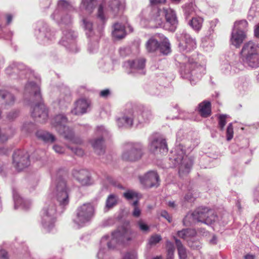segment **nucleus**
<instances>
[{
  "instance_id": "nucleus-1",
  "label": "nucleus",
  "mask_w": 259,
  "mask_h": 259,
  "mask_svg": "<svg viewBox=\"0 0 259 259\" xmlns=\"http://www.w3.org/2000/svg\"><path fill=\"white\" fill-rule=\"evenodd\" d=\"M133 233L129 229L122 227L110 235H105L101 240V248L98 252L99 256L103 253V250L107 248L114 249L117 243H126L132 240Z\"/></svg>"
},
{
  "instance_id": "nucleus-2",
  "label": "nucleus",
  "mask_w": 259,
  "mask_h": 259,
  "mask_svg": "<svg viewBox=\"0 0 259 259\" xmlns=\"http://www.w3.org/2000/svg\"><path fill=\"white\" fill-rule=\"evenodd\" d=\"M151 118L150 111L143 107L135 111L133 109H126L122 116L117 119V124L119 127H129L132 126L134 121L142 123L148 122Z\"/></svg>"
},
{
  "instance_id": "nucleus-3",
  "label": "nucleus",
  "mask_w": 259,
  "mask_h": 259,
  "mask_svg": "<svg viewBox=\"0 0 259 259\" xmlns=\"http://www.w3.org/2000/svg\"><path fill=\"white\" fill-rule=\"evenodd\" d=\"M25 94H32L38 103L35 105L32 111V116L40 122H45L48 119V111L44 104L40 102L41 97L38 84L30 82L25 87Z\"/></svg>"
},
{
  "instance_id": "nucleus-4",
  "label": "nucleus",
  "mask_w": 259,
  "mask_h": 259,
  "mask_svg": "<svg viewBox=\"0 0 259 259\" xmlns=\"http://www.w3.org/2000/svg\"><path fill=\"white\" fill-rule=\"evenodd\" d=\"M243 62L252 68L259 66V44L249 41L243 45L241 52Z\"/></svg>"
},
{
  "instance_id": "nucleus-5",
  "label": "nucleus",
  "mask_w": 259,
  "mask_h": 259,
  "mask_svg": "<svg viewBox=\"0 0 259 259\" xmlns=\"http://www.w3.org/2000/svg\"><path fill=\"white\" fill-rule=\"evenodd\" d=\"M67 118L62 114L56 116L51 121V123L56 130L64 138L73 143L80 144L81 140L78 138L75 137L73 132L69 127L66 126Z\"/></svg>"
},
{
  "instance_id": "nucleus-6",
  "label": "nucleus",
  "mask_w": 259,
  "mask_h": 259,
  "mask_svg": "<svg viewBox=\"0 0 259 259\" xmlns=\"http://www.w3.org/2000/svg\"><path fill=\"white\" fill-rule=\"evenodd\" d=\"M51 189L53 195L60 205L65 206L68 204L69 188L64 179L57 180Z\"/></svg>"
},
{
  "instance_id": "nucleus-7",
  "label": "nucleus",
  "mask_w": 259,
  "mask_h": 259,
  "mask_svg": "<svg viewBox=\"0 0 259 259\" xmlns=\"http://www.w3.org/2000/svg\"><path fill=\"white\" fill-rule=\"evenodd\" d=\"M94 213V206L90 203H84L76 209V216L73 222L78 226L82 227L92 220Z\"/></svg>"
},
{
  "instance_id": "nucleus-8",
  "label": "nucleus",
  "mask_w": 259,
  "mask_h": 259,
  "mask_svg": "<svg viewBox=\"0 0 259 259\" xmlns=\"http://www.w3.org/2000/svg\"><path fill=\"white\" fill-rule=\"evenodd\" d=\"M72 9V7L67 2L60 0L58 4V9L52 15V18L58 23L68 24L71 21V17L67 12Z\"/></svg>"
},
{
  "instance_id": "nucleus-9",
  "label": "nucleus",
  "mask_w": 259,
  "mask_h": 259,
  "mask_svg": "<svg viewBox=\"0 0 259 259\" xmlns=\"http://www.w3.org/2000/svg\"><path fill=\"white\" fill-rule=\"evenodd\" d=\"M56 212V208L54 202L49 201L46 203L41 211V216L42 226L48 231L54 227Z\"/></svg>"
},
{
  "instance_id": "nucleus-10",
  "label": "nucleus",
  "mask_w": 259,
  "mask_h": 259,
  "mask_svg": "<svg viewBox=\"0 0 259 259\" xmlns=\"http://www.w3.org/2000/svg\"><path fill=\"white\" fill-rule=\"evenodd\" d=\"M143 146L140 143H128L124 146L122 158L125 161H135L143 155Z\"/></svg>"
},
{
  "instance_id": "nucleus-11",
  "label": "nucleus",
  "mask_w": 259,
  "mask_h": 259,
  "mask_svg": "<svg viewBox=\"0 0 259 259\" xmlns=\"http://www.w3.org/2000/svg\"><path fill=\"white\" fill-rule=\"evenodd\" d=\"M161 2L162 0H151L152 10L149 21L150 27L158 28L162 24Z\"/></svg>"
},
{
  "instance_id": "nucleus-12",
  "label": "nucleus",
  "mask_w": 259,
  "mask_h": 259,
  "mask_svg": "<svg viewBox=\"0 0 259 259\" xmlns=\"http://www.w3.org/2000/svg\"><path fill=\"white\" fill-rule=\"evenodd\" d=\"M141 184L145 188L158 187L160 185V178L157 171L150 170L139 177Z\"/></svg>"
},
{
  "instance_id": "nucleus-13",
  "label": "nucleus",
  "mask_w": 259,
  "mask_h": 259,
  "mask_svg": "<svg viewBox=\"0 0 259 259\" xmlns=\"http://www.w3.org/2000/svg\"><path fill=\"white\" fill-rule=\"evenodd\" d=\"M13 165L18 170H22L30 164L29 155L24 151L18 150L13 155Z\"/></svg>"
},
{
  "instance_id": "nucleus-14",
  "label": "nucleus",
  "mask_w": 259,
  "mask_h": 259,
  "mask_svg": "<svg viewBox=\"0 0 259 259\" xmlns=\"http://www.w3.org/2000/svg\"><path fill=\"white\" fill-rule=\"evenodd\" d=\"M148 148L150 152L155 156L161 154L162 150V135L160 133H153L149 139Z\"/></svg>"
},
{
  "instance_id": "nucleus-15",
  "label": "nucleus",
  "mask_w": 259,
  "mask_h": 259,
  "mask_svg": "<svg viewBox=\"0 0 259 259\" xmlns=\"http://www.w3.org/2000/svg\"><path fill=\"white\" fill-rule=\"evenodd\" d=\"M165 22L163 25V28L170 31H174L178 25V20L175 11L168 9L164 10Z\"/></svg>"
},
{
  "instance_id": "nucleus-16",
  "label": "nucleus",
  "mask_w": 259,
  "mask_h": 259,
  "mask_svg": "<svg viewBox=\"0 0 259 259\" xmlns=\"http://www.w3.org/2000/svg\"><path fill=\"white\" fill-rule=\"evenodd\" d=\"M76 36V33L71 29L65 30L63 31L61 43L64 46L70 48L72 52H76L77 51L75 41Z\"/></svg>"
},
{
  "instance_id": "nucleus-17",
  "label": "nucleus",
  "mask_w": 259,
  "mask_h": 259,
  "mask_svg": "<svg viewBox=\"0 0 259 259\" xmlns=\"http://www.w3.org/2000/svg\"><path fill=\"white\" fill-rule=\"evenodd\" d=\"M179 44L180 50L182 51L190 52L196 47V40L186 32L181 34Z\"/></svg>"
},
{
  "instance_id": "nucleus-18",
  "label": "nucleus",
  "mask_w": 259,
  "mask_h": 259,
  "mask_svg": "<svg viewBox=\"0 0 259 259\" xmlns=\"http://www.w3.org/2000/svg\"><path fill=\"white\" fill-rule=\"evenodd\" d=\"M175 161L180 163L179 174L183 176L189 172L192 167L193 161L186 155H180L175 158Z\"/></svg>"
},
{
  "instance_id": "nucleus-19",
  "label": "nucleus",
  "mask_w": 259,
  "mask_h": 259,
  "mask_svg": "<svg viewBox=\"0 0 259 259\" xmlns=\"http://www.w3.org/2000/svg\"><path fill=\"white\" fill-rule=\"evenodd\" d=\"M124 66L131 69V71H127L128 73H136L140 70L142 71L141 73H144L143 69L145 66V59L140 58L134 61H128L124 63Z\"/></svg>"
},
{
  "instance_id": "nucleus-20",
  "label": "nucleus",
  "mask_w": 259,
  "mask_h": 259,
  "mask_svg": "<svg viewBox=\"0 0 259 259\" xmlns=\"http://www.w3.org/2000/svg\"><path fill=\"white\" fill-rule=\"evenodd\" d=\"M207 210L208 209L207 208H198L191 214H187L184 220V224L187 225L188 224L186 223V222L191 219L204 223Z\"/></svg>"
},
{
  "instance_id": "nucleus-21",
  "label": "nucleus",
  "mask_w": 259,
  "mask_h": 259,
  "mask_svg": "<svg viewBox=\"0 0 259 259\" xmlns=\"http://www.w3.org/2000/svg\"><path fill=\"white\" fill-rule=\"evenodd\" d=\"M73 176L82 185H89L91 184L90 174L87 170H75L73 172Z\"/></svg>"
},
{
  "instance_id": "nucleus-22",
  "label": "nucleus",
  "mask_w": 259,
  "mask_h": 259,
  "mask_svg": "<svg viewBox=\"0 0 259 259\" xmlns=\"http://www.w3.org/2000/svg\"><path fill=\"white\" fill-rule=\"evenodd\" d=\"M90 105V103L85 99H81L75 103V107L72 110L71 112L75 115H80L86 112L87 108Z\"/></svg>"
},
{
  "instance_id": "nucleus-23",
  "label": "nucleus",
  "mask_w": 259,
  "mask_h": 259,
  "mask_svg": "<svg viewBox=\"0 0 259 259\" xmlns=\"http://www.w3.org/2000/svg\"><path fill=\"white\" fill-rule=\"evenodd\" d=\"M246 37V34L243 32L232 30L230 38L231 44L236 48H239Z\"/></svg>"
},
{
  "instance_id": "nucleus-24",
  "label": "nucleus",
  "mask_w": 259,
  "mask_h": 259,
  "mask_svg": "<svg viewBox=\"0 0 259 259\" xmlns=\"http://www.w3.org/2000/svg\"><path fill=\"white\" fill-rule=\"evenodd\" d=\"M15 98L13 95L6 91H0V103L5 106H12Z\"/></svg>"
},
{
  "instance_id": "nucleus-25",
  "label": "nucleus",
  "mask_w": 259,
  "mask_h": 259,
  "mask_svg": "<svg viewBox=\"0 0 259 259\" xmlns=\"http://www.w3.org/2000/svg\"><path fill=\"white\" fill-rule=\"evenodd\" d=\"M125 25H122L119 23H115L113 26L112 34L113 37L121 39L125 36Z\"/></svg>"
},
{
  "instance_id": "nucleus-26",
  "label": "nucleus",
  "mask_w": 259,
  "mask_h": 259,
  "mask_svg": "<svg viewBox=\"0 0 259 259\" xmlns=\"http://www.w3.org/2000/svg\"><path fill=\"white\" fill-rule=\"evenodd\" d=\"M198 111L202 117H207L211 114V104L207 101H204L199 104Z\"/></svg>"
},
{
  "instance_id": "nucleus-27",
  "label": "nucleus",
  "mask_w": 259,
  "mask_h": 259,
  "mask_svg": "<svg viewBox=\"0 0 259 259\" xmlns=\"http://www.w3.org/2000/svg\"><path fill=\"white\" fill-rule=\"evenodd\" d=\"M203 21V18L201 17H192L189 21L188 24L194 30L199 31L202 28Z\"/></svg>"
},
{
  "instance_id": "nucleus-28",
  "label": "nucleus",
  "mask_w": 259,
  "mask_h": 259,
  "mask_svg": "<svg viewBox=\"0 0 259 259\" xmlns=\"http://www.w3.org/2000/svg\"><path fill=\"white\" fill-rule=\"evenodd\" d=\"M36 136L38 139L46 143H52L56 140L54 135L45 131H37L36 133Z\"/></svg>"
},
{
  "instance_id": "nucleus-29",
  "label": "nucleus",
  "mask_w": 259,
  "mask_h": 259,
  "mask_svg": "<svg viewBox=\"0 0 259 259\" xmlns=\"http://www.w3.org/2000/svg\"><path fill=\"white\" fill-rule=\"evenodd\" d=\"M13 198L15 207H16L17 206L21 205L23 208L28 209L30 205V202L24 200L15 190L13 191Z\"/></svg>"
},
{
  "instance_id": "nucleus-30",
  "label": "nucleus",
  "mask_w": 259,
  "mask_h": 259,
  "mask_svg": "<svg viewBox=\"0 0 259 259\" xmlns=\"http://www.w3.org/2000/svg\"><path fill=\"white\" fill-rule=\"evenodd\" d=\"M146 47L148 52L153 53L160 49V44L154 37H152L147 41Z\"/></svg>"
},
{
  "instance_id": "nucleus-31",
  "label": "nucleus",
  "mask_w": 259,
  "mask_h": 259,
  "mask_svg": "<svg viewBox=\"0 0 259 259\" xmlns=\"http://www.w3.org/2000/svg\"><path fill=\"white\" fill-rule=\"evenodd\" d=\"M96 5L97 0H82L81 9L91 14Z\"/></svg>"
},
{
  "instance_id": "nucleus-32",
  "label": "nucleus",
  "mask_w": 259,
  "mask_h": 259,
  "mask_svg": "<svg viewBox=\"0 0 259 259\" xmlns=\"http://www.w3.org/2000/svg\"><path fill=\"white\" fill-rule=\"evenodd\" d=\"M186 73H189L190 70H194L195 69H198V71L203 72L204 71V67L200 65L197 64L193 59H189L188 62L186 63Z\"/></svg>"
},
{
  "instance_id": "nucleus-33",
  "label": "nucleus",
  "mask_w": 259,
  "mask_h": 259,
  "mask_svg": "<svg viewBox=\"0 0 259 259\" xmlns=\"http://www.w3.org/2000/svg\"><path fill=\"white\" fill-rule=\"evenodd\" d=\"M92 145L96 152L98 155H101L104 152V147L103 138H100L92 142Z\"/></svg>"
},
{
  "instance_id": "nucleus-34",
  "label": "nucleus",
  "mask_w": 259,
  "mask_h": 259,
  "mask_svg": "<svg viewBox=\"0 0 259 259\" xmlns=\"http://www.w3.org/2000/svg\"><path fill=\"white\" fill-rule=\"evenodd\" d=\"M38 38L41 39L42 37L47 40L51 39L53 37L52 32L50 29L48 27L46 24H44L41 28H39Z\"/></svg>"
},
{
  "instance_id": "nucleus-35",
  "label": "nucleus",
  "mask_w": 259,
  "mask_h": 259,
  "mask_svg": "<svg viewBox=\"0 0 259 259\" xmlns=\"http://www.w3.org/2000/svg\"><path fill=\"white\" fill-rule=\"evenodd\" d=\"M247 26L248 23L246 20H242L237 21L234 23V28L233 30L241 32H243L246 33Z\"/></svg>"
},
{
  "instance_id": "nucleus-36",
  "label": "nucleus",
  "mask_w": 259,
  "mask_h": 259,
  "mask_svg": "<svg viewBox=\"0 0 259 259\" xmlns=\"http://www.w3.org/2000/svg\"><path fill=\"white\" fill-rule=\"evenodd\" d=\"M197 14L196 6L192 4H189L186 6L185 9V15L187 19L191 16L195 17Z\"/></svg>"
},
{
  "instance_id": "nucleus-37",
  "label": "nucleus",
  "mask_w": 259,
  "mask_h": 259,
  "mask_svg": "<svg viewBox=\"0 0 259 259\" xmlns=\"http://www.w3.org/2000/svg\"><path fill=\"white\" fill-rule=\"evenodd\" d=\"M176 243L177 246L180 259H186L187 256L186 249L180 240L176 239Z\"/></svg>"
},
{
  "instance_id": "nucleus-38",
  "label": "nucleus",
  "mask_w": 259,
  "mask_h": 259,
  "mask_svg": "<svg viewBox=\"0 0 259 259\" xmlns=\"http://www.w3.org/2000/svg\"><path fill=\"white\" fill-rule=\"evenodd\" d=\"M111 10L115 14L123 8V5L120 0H111L109 3Z\"/></svg>"
},
{
  "instance_id": "nucleus-39",
  "label": "nucleus",
  "mask_w": 259,
  "mask_h": 259,
  "mask_svg": "<svg viewBox=\"0 0 259 259\" xmlns=\"http://www.w3.org/2000/svg\"><path fill=\"white\" fill-rule=\"evenodd\" d=\"M118 198L114 194L108 196L106 202V208L109 209L115 206L117 203Z\"/></svg>"
},
{
  "instance_id": "nucleus-40",
  "label": "nucleus",
  "mask_w": 259,
  "mask_h": 259,
  "mask_svg": "<svg viewBox=\"0 0 259 259\" xmlns=\"http://www.w3.org/2000/svg\"><path fill=\"white\" fill-rule=\"evenodd\" d=\"M195 234V230L190 229H184L178 232V236L184 239L193 236Z\"/></svg>"
},
{
  "instance_id": "nucleus-41",
  "label": "nucleus",
  "mask_w": 259,
  "mask_h": 259,
  "mask_svg": "<svg viewBox=\"0 0 259 259\" xmlns=\"http://www.w3.org/2000/svg\"><path fill=\"white\" fill-rule=\"evenodd\" d=\"M217 219V215L212 210L208 209L204 223L207 225L211 224Z\"/></svg>"
},
{
  "instance_id": "nucleus-42",
  "label": "nucleus",
  "mask_w": 259,
  "mask_h": 259,
  "mask_svg": "<svg viewBox=\"0 0 259 259\" xmlns=\"http://www.w3.org/2000/svg\"><path fill=\"white\" fill-rule=\"evenodd\" d=\"M175 247L174 244L170 242L166 243V259H174Z\"/></svg>"
},
{
  "instance_id": "nucleus-43",
  "label": "nucleus",
  "mask_w": 259,
  "mask_h": 259,
  "mask_svg": "<svg viewBox=\"0 0 259 259\" xmlns=\"http://www.w3.org/2000/svg\"><path fill=\"white\" fill-rule=\"evenodd\" d=\"M171 52L170 44L166 37L163 38V55H167Z\"/></svg>"
},
{
  "instance_id": "nucleus-44",
  "label": "nucleus",
  "mask_w": 259,
  "mask_h": 259,
  "mask_svg": "<svg viewBox=\"0 0 259 259\" xmlns=\"http://www.w3.org/2000/svg\"><path fill=\"white\" fill-rule=\"evenodd\" d=\"M123 196L127 200L134 199L138 200V193L132 190H128L123 193Z\"/></svg>"
},
{
  "instance_id": "nucleus-45",
  "label": "nucleus",
  "mask_w": 259,
  "mask_h": 259,
  "mask_svg": "<svg viewBox=\"0 0 259 259\" xmlns=\"http://www.w3.org/2000/svg\"><path fill=\"white\" fill-rule=\"evenodd\" d=\"M138 200H135L133 203L132 205L134 206V210L132 214L134 217L138 218L141 215V211L139 207L138 206Z\"/></svg>"
},
{
  "instance_id": "nucleus-46",
  "label": "nucleus",
  "mask_w": 259,
  "mask_h": 259,
  "mask_svg": "<svg viewBox=\"0 0 259 259\" xmlns=\"http://www.w3.org/2000/svg\"><path fill=\"white\" fill-rule=\"evenodd\" d=\"M82 22L84 29L87 31H88V32H87V34L88 35H89L92 32V23L89 20L85 18L82 19Z\"/></svg>"
},
{
  "instance_id": "nucleus-47",
  "label": "nucleus",
  "mask_w": 259,
  "mask_h": 259,
  "mask_svg": "<svg viewBox=\"0 0 259 259\" xmlns=\"http://www.w3.org/2000/svg\"><path fill=\"white\" fill-rule=\"evenodd\" d=\"M227 115H220L219 117V126L221 130L223 131L224 126H225L227 121Z\"/></svg>"
},
{
  "instance_id": "nucleus-48",
  "label": "nucleus",
  "mask_w": 259,
  "mask_h": 259,
  "mask_svg": "<svg viewBox=\"0 0 259 259\" xmlns=\"http://www.w3.org/2000/svg\"><path fill=\"white\" fill-rule=\"evenodd\" d=\"M137 225L140 230L143 232H147L149 231V226L142 220H139Z\"/></svg>"
},
{
  "instance_id": "nucleus-49",
  "label": "nucleus",
  "mask_w": 259,
  "mask_h": 259,
  "mask_svg": "<svg viewBox=\"0 0 259 259\" xmlns=\"http://www.w3.org/2000/svg\"><path fill=\"white\" fill-rule=\"evenodd\" d=\"M234 131L232 123L229 124L227 129V140L230 141L233 137Z\"/></svg>"
},
{
  "instance_id": "nucleus-50",
  "label": "nucleus",
  "mask_w": 259,
  "mask_h": 259,
  "mask_svg": "<svg viewBox=\"0 0 259 259\" xmlns=\"http://www.w3.org/2000/svg\"><path fill=\"white\" fill-rule=\"evenodd\" d=\"M161 239L160 236L154 235L151 237L149 240V243L150 245H154L158 243Z\"/></svg>"
},
{
  "instance_id": "nucleus-51",
  "label": "nucleus",
  "mask_w": 259,
  "mask_h": 259,
  "mask_svg": "<svg viewBox=\"0 0 259 259\" xmlns=\"http://www.w3.org/2000/svg\"><path fill=\"white\" fill-rule=\"evenodd\" d=\"M137 253L135 251L127 252L125 254L123 259H137Z\"/></svg>"
},
{
  "instance_id": "nucleus-52",
  "label": "nucleus",
  "mask_w": 259,
  "mask_h": 259,
  "mask_svg": "<svg viewBox=\"0 0 259 259\" xmlns=\"http://www.w3.org/2000/svg\"><path fill=\"white\" fill-rule=\"evenodd\" d=\"M70 149L74 154L78 156H81L84 154L83 151L80 148L77 147H70Z\"/></svg>"
},
{
  "instance_id": "nucleus-53",
  "label": "nucleus",
  "mask_w": 259,
  "mask_h": 259,
  "mask_svg": "<svg viewBox=\"0 0 259 259\" xmlns=\"http://www.w3.org/2000/svg\"><path fill=\"white\" fill-rule=\"evenodd\" d=\"M53 148L54 150V151L58 154L63 153L65 151L64 148L58 144L55 145L53 146Z\"/></svg>"
},
{
  "instance_id": "nucleus-54",
  "label": "nucleus",
  "mask_w": 259,
  "mask_h": 259,
  "mask_svg": "<svg viewBox=\"0 0 259 259\" xmlns=\"http://www.w3.org/2000/svg\"><path fill=\"white\" fill-rule=\"evenodd\" d=\"M18 115V112L17 111H12L7 114V118L9 120H13L16 118Z\"/></svg>"
},
{
  "instance_id": "nucleus-55",
  "label": "nucleus",
  "mask_w": 259,
  "mask_h": 259,
  "mask_svg": "<svg viewBox=\"0 0 259 259\" xmlns=\"http://www.w3.org/2000/svg\"><path fill=\"white\" fill-rule=\"evenodd\" d=\"M97 16L102 21L104 20L105 19V16L103 14V7L101 5L98 8Z\"/></svg>"
},
{
  "instance_id": "nucleus-56",
  "label": "nucleus",
  "mask_w": 259,
  "mask_h": 259,
  "mask_svg": "<svg viewBox=\"0 0 259 259\" xmlns=\"http://www.w3.org/2000/svg\"><path fill=\"white\" fill-rule=\"evenodd\" d=\"M33 127V125L31 123H25L22 127V130L26 132H30L31 128Z\"/></svg>"
},
{
  "instance_id": "nucleus-57",
  "label": "nucleus",
  "mask_w": 259,
  "mask_h": 259,
  "mask_svg": "<svg viewBox=\"0 0 259 259\" xmlns=\"http://www.w3.org/2000/svg\"><path fill=\"white\" fill-rule=\"evenodd\" d=\"M110 94V91L109 89H105L102 90L100 93V95L103 98H107Z\"/></svg>"
},
{
  "instance_id": "nucleus-58",
  "label": "nucleus",
  "mask_w": 259,
  "mask_h": 259,
  "mask_svg": "<svg viewBox=\"0 0 259 259\" xmlns=\"http://www.w3.org/2000/svg\"><path fill=\"white\" fill-rule=\"evenodd\" d=\"M97 132L98 134H101L103 136L105 135L107 133V131L103 126H98L97 127Z\"/></svg>"
},
{
  "instance_id": "nucleus-59",
  "label": "nucleus",
  "mask_w": 259,
  "mask_h": 259,
  "mask_svg": "<svg viewBox=\"0 0 259 259\" xmlns=\"http://www.w3.org/2000/svg\"><path fill=\"white\" fill-rule=\"evenodd\" d=\"M0 257L4 259H7V252L5 250H0Z\"/></svg>"
},
{
  "instance_id": "nucleus-60",
  "label": "nucleus",
  "mask_w": 259,
  "mask_h": 259,
  "mask_svg": "<svg viewBox=\"0 0 259 259\" xmlns=\"http://www.w3.org/2000/svg\"><path fill=\"white\" fill-rule=\"evenodd\" d=\"M163 217L165 218L167 220L169 223L171 222V217L167 213L166 211H163Z\"/></svg>"
},
{
  "instance_id": "nucleus-61",
  "label": "nucleus",
  "mask_w": 259,
  "mask_h": 259,
  "mask_svg": "<svg viewBox=\"0 0 259 259\" xmlns=\"http://www.w3.org/2000/svg\"><path fill=\"white\" fill-rule=\"evenodd\" d=\"M185 199L187 201H192L193 199V196L191 193H188L185 197Z\"/></svg>"
},
{
  "instance_id": "nucleus-62",
  "label": "nucleus",
  "mask_w": 259,
  "mask_h": 259,
  "mask_svg": "<svg viewBox=\"0 0 259 259\" xmlns=\"http://www.w3.org/2000/svg\"><path fill=\"white\" fill-rule=\"evenodd\" d=\"M254 35L257 38H259V24L256 26L254 29Z\"/></svg>"
},
{
  "instance_id": "nucleus-63",
  "label": "nucleus",
  "mask_w": 259,
  "mask_h": 259,
  "mask_svg": "<svg viewBox=\"0 0 259 259\" xmlns=\"http://www.w3.org/2000/svg\"><path fill=\"white\" fill-rule=\"evenodd\" d=\"M255 256L252 254H247L245 256V259H254Z\"/></svg>"
},
{
  "instance_id": "nucleus-64",
  "label": "nucleus",
  "mask_w": 259,
  "mask_h": 259,
  "mask_svg": "<svg viewBox=\"0 0 259 259\" xmlns=\"http://www.w3.org/2000/svg\"><path fill=\"white\" fill-rule=\"evenodd\" d=\"M12 20V17L10 15H8L7 17V23L10 24Z\"/></svg>"
}]
</instances>
